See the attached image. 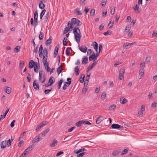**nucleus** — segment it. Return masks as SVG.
<instances>
[{
	"label": "nucleus",
	"mask_w": 157,
	"mask_h": 157,
	"mask_svg": "<svg viewBox=\"0 0 157 157\" xmlns=\"http://www.w3.org/2000/svg\"><path fill=\"white\" fill-rule=\"evenodd\" d=\"M82 23L78 19L75 18H73L71 19V21H69L67 24L68 27L70 26V29L71 30L74 29V26L75 25L76 27L81 26Z\"/></svg>",
	"instance_id": "1"
},
{
	"label": "nucleus",
	"mask_w": 157,
	"mask_h": 157,
	"mask_svg": "<svg viewBox=\"0 0 157 157\" xmlns=\"http://www.w3.org/2000/svg\"><path fill=\"white\" fill-rule=\"evenodd\" d=\"M73 33L74 34L75 38L76 41L79 43L82 37V34L79 29L76 27L73 29Z\"/></svg>",
	"instance_id": "2"
},
{
	"label": "nucleus",
	"mask_w": 157,
	"mask_h": 157,
	"mask_svg": "<svg viewBox=\"0 0 157 157\" xmlns=\"http://www.w3.org/2000/svg\"><path fill=\"white\" fill-rule=\"evenodd\" d=\"M43 71H40L39 72V81L41 83H44L46 79L45 77L44 74H42Z\"/></svg>",
	"instance_id": "3"
},
{
	"label": "nucleus",
	"mask_w": 157,
	"mask_h": 157,
	"mask_svg": "<svg viewBox=\"0 0 157 157\" xmlns=\"http://www.w3.org/2000/svg\"><path fill=\"white\" fill-rule=\"evenodd\" d=\"M111 127L112 128L119 129V130H122L124 129L123 126H121L117 124H113L112 125Z\"/></svg>",
	"instance_id": "4"
},
{
	"label": "nucleus",
	"mask_w": 157,
	"mask_h": 157,
	"mask_svg": "<svg viewBox=\"0 0 157 157\" xmlns=\"http://www.w3.org/2000/svg\"><path fill=\"white\" fill-rule=\"evenodd\" d=\"M67 81L68 82H64V86H63V90H65L66 89V87L68 86L71 83V80L70 78H68L67 79Z\"/></svg>",
	"instance_id": "5"
},
{
	"label": "nucleus",
	"mask_w": 157,
	"mask_h": 157,
	"mask_svg": "<svg viewBox=\"0 0 157 157\" xmlns=\"http://www.w3.org/2000/svg\"><path fill=\"white\" fill-rule=\"evenodd\" d=\"M125 71V69L123 68L120 69L119 71V79L122 80L124 78V74Z\"/></svg>",
	"instance_id": "6"
},
{
	"label": "nucleus",
	"mask_w": 157,
	"mask_h": 157,
	"mask_svg": "<svg viewBox=\"0 0 157 157\" xmlns=\"http://www.w3.org/2000/svg\"><path fill=\"white\" fill-rule=\"evenodd\" d=\"M48 56L47 55H43V56L42 62L45 67L46 68V64L47 63V60Z\"/></svg>",
	"instance_id": "7"
},
{
	"label": "nucleus",
	"mask_w": 157,
	"mask_h": 157,
	"mask_svg": "<svg viewBox=\"0 0 157 157\" xmlns=\"http://www.w3.org/2000/svg\"><path fill=\"white\" fill-rule=\"evenodd\" d=\"M33 86L36 90H38L39 89V84L37 83V80L36 79H35L33 82Z\"/></svg>",
	"instance_id": "8"
},
{
	"label": "nucleus",
	"mask_w": 157,
	"mask_h": 157,
	"mask_svg": "<svg viewBox=\"0 0 157 157\" xmlns=\"http://www.w3.org/2000/svg\"><path fill=\"white\" fill-rule=\"evenodd\" d=\"M78 48L80 51L84 53L86 52L87 50V48L85 46H79L78 47Z\"/></svg>",
	"instance_id": "9"
},
{
	"label": "nucleus",
	"mask_w": 157,
	"mask_h": 157,
	"mask_svg": "<svg viewBox=\"0 0 157 157\" xmlns=\"http://www.w3.org/2000/svg\"><path fill=\"white\" fill-rule=\"evenodd\" d=\"M58 143V141L56 139H54L52 143L49 144L51 147H53L56 146Z\"/></svg>",
	"instance_id": "10"
},
{
	"label": "nucleus",
	"mask_w": 157,
	"mask_h": 157,
	"mask_svg": "<svg viewBox=\"0 0 157 157\" xmlns=\"http://www.w3.org/2000/svg\"><path fill=\"white\" fill-rule=\"evenodd\" d=\"M55 78L52 76L48 80V83L50 84V85H52L53 83L55 82Z\"/></svg>",
	"instance_id": "11"
},
{
	"label": "nucleus",
	"mask_w": 157,
	"mask_h": 157,
	"mask_svg": "<svg viewBox=\"0 0 157 157\" xmlns=\"http://www.w3.org/2000/svg\"><path fill=\"white\" fill-rule=\"evenodd\" d=\"M35 64V62H34L33 60H30L29 63V68L30 69L33 68L34 67Z\"/></svg>",
	"instance_id": "12"
},
{
	"label": "nucleus",
	"mask_w": 157,
	"mask_h": 157,
	"mask_svg": "<svg viewBox=\"0 0 157 157\" xmlns=\"http://www.w3.org/2000/svg\"><path fill=\"white\" fill-rule=\"evenodd\" d=\"M133 9L136 13H138L141 11V10L139 8L137 4H136V6L133 8Z\"/></svg>",
	"instance_id": "13"
},
{
	"label": "nucleus",
	"mask_w": 157,
	"mask_h": 157,
	"mask_svg": "<svg viewBox=\"0 0 157 157\" xmlns=\"http://www.w3.org/2000/svg\"><path fill=\"white\" fill-rule=\"evenodd\" d=\"M58 50L59 47L58 45L56 46L55 48L54 52L53 54V56L54 58H55L56 57V55H57Z\"/></svg>",
	"instance_id": "14"
},
{
	"label": "nucleus",
	"mask_w": 157,
	"mask_h": 157,
	"mask_svg": "<svg viewBox=\"0 0 157 157\" xmlns=\"http://www.w3.org/2000/svg\"><path fill=\"white\" fill-rule=\"evenodd\" d=\"M40 140L39 138H38V136H36L32 141V143L33 144H35L38 142Z\"/></svg>",
	"instance_id": "15"
},
{
	"label": "nucleus",
	"mask_w": 157,
	"mask_h": 157,
	"mask_svg": "<svg viewBox=\"0 0 157 157\" xmlns=\"http://www.w3.org/2000/svg\"><path fill=\"white\" fill-rule=\"evenodd\" d=\"M88 58L86 56H84L82 58V63L83 64H86L88 62Z\"/></svg>",
	"instance_id": "16"
},
{
	"label": "nucleus",
	"mask_w": 157,
	"mask_h": 157,
	"mask_svg": "<svg viewBox=\"0 0 157 157\" xmlns=\"http://www.w3.org/2000/svg\"><path fill=\"white\" fill-rule=\"evenodd\" d=\"M63 69L62 68V65H61L59 67H58L57 70L58 75H59Z\"/></svg>",
	"instance_id": "17"
},
{
	"label": "nucleus",
	"mask_w": 157,
	"mask_h": 157,
	"mask_svg": "<svg viewBox=\"0 0 157 157\" xmlns=\"http://www.w3.org/2000/svg\"><path fill=\"white\" fill-rule=\"evenodd\" d=\"M1 147L2 148H4L6 147V141H3L1 143Z\"/></svg>",
	"instance_id": "18"
},
{
	"label": "nucleus",
	"mask_w": 157,
	"mask_h": 157,
	"mask_svg": "<svg viewBox=\"0 0 157 157\" xmlns=\"http://www.w3.org/2000/svg\"><path fill=\"white\" fill-rule=\"evenodd\" d=\"M75 74L76 76H78L79 74V70L78 67V66H76L75 68Z\"/></svg>",
	"instance_id": "19"
},
{
	"label": "nucleus",
	"mask_w": 157,
	"mask_h": 157,
	"mask_svg": "<svg viewBox=\"0 0 157 157\" xmlns=\"http://www.w3.org/2000/svg\"><path fill=\"white\" fill-rule=\"evenodd\" d=\"M52 40V37H50L46 41V45H50L51 43Z\"/></svg>",
	"instance_id": "20"
},
{
	"label": "nucleus",
	"mask_w": 157,
	"mask_h": 157,
	"mask_svg": "<svg viewBox=\"0 0 157 157\" xmlns=\"http://www.w3.org/2000/svg\"><path fill=\"white\" fill-rule=\"evenodd\" d=\"M45 6V5L43 3L42 1H40L39 5V8L43 10Z\"/></svg>",
	"instance_id": "21"
},
{
	"label": "nucleus",
	"mask_w": 157,
	"mask_h": 157,
	"mask_svg": "<svg viewBox=\"0 0 157 157\" xmlns=\"http://www.w3.org/2000/svg\"><path fill=\"white\" fill-rule=\"evenodd\" d=\"M128 101L127 99L125 98H121L120 99V102L122 104H124L127 102Z\"/></svg>",
	"instance_id": "22"
},
{
	"label": "nucleus",
	"mask_w": 157,
	"mask_h": 157,
	"mask_svg": "<svg viewBox=\"0 0 157 157\" xmlns=\"http://www.w3.org/2000/svg\"><path fill=\"white\" fill-rule=\"evenodd\" d=\"M102 118V117L101 116H100L97 119V120L96 121V123L97 124H99L101 122V119Z\"/></svg>",
	"instance_id": "23"
},
{
	"label": "nucleus",
	"mask_w": 157,
	"mask_h": 157,
	"mask_svg": "<svg viewBox=\"0 0 157 157\" xmlns=\"http://www.w3.org/2000/svg\"><path fill=\"white\" fill-rule=\"evenodd\" d=\"M11 89L10 87L7 86L5 90V92L6 93L10 94L11 92Z\"/></svg>",
	"instance_id": "24"
},
{
	"label": "nucleus",
	"mask_w": 157,
	"mask_h": 157,
	"mask_svg": "<svg viewBox=\"0 0 157 157\" xmlns=\"http://www.w3.org/2000/svg\"><path fill=\"white\" fill-rule=\"evenodd\" d=\"M85 150V148H82L78 150H75L74 151V152L78 154L80 152L84 151Z\"/></svg>",
	"instance_id": "25"
},
{
	"label": "nucleus",
	"mask_w": 157,
	"mask_h": 157,
	"mask_svg": "<svg viewBox=\"0 0 157 157\" xmlns=\"http://www.w3.org/2000/svg\"><path fill=\"white\" fill-rule=\"evenodd\" d=\"M44 33L41 32H40L39 36V38L40 40H42L44 38Z\"/></svg>",
	"instance_id": "26"
},
{
	"label": "nucleus",
	"mask_w": 157,
	"mask_h": 157,
	"mask_svg": "<svg viewBox=\"0 0 157 157\" xmlns=\"http://www.w3.org/2000/svg\"><path fill=\"white\" fill-rule=\"evenodd\" d=\"M75 13L77 15H82V13L80 11L76 9L75 10Z\"/></svg>",
	"instance_id": "27"
},
{
	"label": "nucleus",
	"mask_w": 157,
	"mask_h": 157,
	"mask_svg": "<svg viewBox=\"0 0 157 157\" xmlns=\"http://www.w3.org/2000/svg\"><path fill=\"white\" fill-rule=\"evenodd\" d=\"M70 26L65 27L63 32V34H66L70 29Z\"/></svg>",
	"instance_id": "28"
},
{
	"label": "nucleus",
	"mask_w": 157,
	"mask_h": 157,
	"mask_svg": "<svg viewBox=\"0 0 157 157\" xmlns=\"http://www.w3.org/2000/svg\"><path fill=\"white\" fill-rule=\"evenodd\" d=\"M93 44L94 49L96 52H97L98 48V44L96 42H94L93 43Z\"/></svg>",
	"instance_id": "29"
},
{
	"label": "nucleus",
	"mask_w": 157,
	"mask_h": 157,
	"mask_svg": "<svg viewBox=\"0 0 157 157\" xmlns=\"http://www.w3.org/2000/svg\"><path fill=\"white\" fill-rule=\"evenodd\" d=\"M119 153L120 151L117 150H115L113 152L112 155L114 156H117L119 154Z\"/></svg>",
	"instance_id": "30"
},
{
	"label": "nucleus",
	"mask_w": 157,
	"mask_h": 157,
	"mask_svg": "<svg viewBox=\"0 0 157 157\" xmlns=\"http://www.w3.org/2000/svg\"><path fill=\"white\" fill-rule=\"evenodd\" d=\"M83 122V121H79L76 123V125L78 127H80L81 126L82 124H84Z\"/></svg>",
	"instance_id": "31"
},
{
	"label": "nucleus",
	"mask_w": 157,
	"mask_h": 157,
	"mask_svg": "<svg viewBox=\"0 0 157 157\" xmlns=\"http://www.w3.org/2000/svg\"><path fill=\"white\" fill-rule=\"evenodd\" d=\"M63 82V80L62 79H61L58 82V89H59L61 86V85Z\"/></svg>",
	"instance_id": "32"
},
{
	"label": "nucleus",
	"mask_w": 157,
	"mask_h": 157,
	"mask_svg": "<svg viewBox=\"0 0 157 157\" xmlns=\"http://www.w3.org/2000/svg\"><path fill=\"white\" fill-rule=\"evenodd\" d=\"M70 50H71V48H67L66 49V54L67 56H69L70 54Z\"/></svg>",
	"instance_id": "33"
},
{
	"label": "nucleus",
	"mask_w": 157,
	"mask_h": 157,
	"mask_svg": "<svg viewBox=\"0 0 157 157\" xmlns=\"http://www.w3.org/2000/svg\"><path fill=\"white\" fill-rule=\"evenodd\" d=\"M95 10L94 9H92L91 10L90 13V15L91 16H93L95 15Z\"/></svg>",
	"instance_id": "34"
},
{
	"label": "nucleus",
	"mask_w": 157,
	"mask_h": 157,
	"mask_svg": "<svg viewBox=\"0 0 157 157\" xmlns=\"http://www.w3.org/2000/svg\"><path fill=\"white\" fill-rule=\"evenodd\" d=\"M35 147V145L34 144H32L29 147H28L26 149L28 150V151H31Z\"/></svg>",
	"instance_id": "35"
},
{
	"label": "nucleus",
	"mask_w": 157,
	"mask_h": 157,
	"mask_svg": "<svg viewBox=\"0 0 157 157\" xmlns=\"http://www.w3.org/2000/svg\"><path fill=\"white\" fill-rule=\"evenodd\" d=\"M20 46H17L14 49V51L15 52H18L20 51Z\"/></svg>",
	"instance_id": "36"
},
{
	"label": "nucleus",
	"mask_w": 157,
	"mask_h": 157,
	"mask_svg": "<svg viewBox=\"0 0 157 157\" xmlns=\"http://www.w3.org/2000/svg\"><path fill=\"white\" fill-rule=\"evenodd\" d=\"M49 131V128H48L45 129L41 133L43 134V135L44 136L45 135L47 134V133Z\"/></svg>",
	"instance_id": "37"
},
{
	"label": "nucleus",
	"mask_w": 157,
	"mask_h": 157,
	"mask_svg": "<svg viewBox=\"0 0 157 157\" xmlns=\"http://www.w3.org/2000/svg\"><path fill=\"white\" fill-rule=\"evenodd\" d=\"M46 12V10L45 9L43 10L42 12H41L40 14V19H41L42 18L43 16L44 15L45 12Z\"/></svg>",
	"instance_id": "38"
},
{
	"label": "nucleus",
	"mask_w": 157,
	"mask_h": 157,
	"mask_svg": "<svg viewBox=\"0 0 157 157\" xmlns=\"http://www.w3.org/2000/svg\"><path fill=\"white\" fill-rule=\"evenodd\" d=\"M49 13H48V11L47 12V13L45 15V16L44 22L45 23L47 21L49 17Z\"/></svg>",
	"instance_id": "39"
},
{
	"label": "nucleus",
	"mask_w": 157,
	"mask_h": 157,
	"mask_svg": "<svg viewBox=\"0 0 157 157\" xmlns=\"http://www.w3.org/2000/svg\"><path fill=\"white\" fill-rule=\"evenodd\" d=\"M85 3L86 0H80L79 1L80 4L82 6L84 5Z\"/></svg>",
	"instance_id": "40"
},
{
	"label": "nucleus",
	"mask_w": 157,
	"mask_h": 157,
	"mask_svg": "<svg viewBox=\"0 0 157 157\" xmlns=\"http://www.w3.org/2000/svg\"><path fill=\"white\" fill-rule=\"evenodd\" d=\"M43 126H44L43 125L40 123V124L36 127V130L37 131H38L41 128L43 127Z\"/></svg>",
	"instance_id": "41"
},
{
	"label": "nucleus",
	"mask_w": 157,
	"mask_h": 157,
	"mask_svg": "<svg viewBox=\"0 0 157 157\" xmlns=\"http://www.w3.org/2000/svg\"><path fill=\"white\" fill-rule=\"evenodd\" d=\"M128 149H124L123 150L122 152L121 153V155H123L126 153H127L128 152Z\"/></svg>",
	"instance_id": "42"
},
{
	"label": "nucleus",
	"mask_w": 157,
	"mask_h": 157,
	"mask_svg": "<svg viewBox=\"0 0 157 157\" xmlns=\"http://www.w3.org/2000/svg\"><path fill=\"white\" fill-rule=\"evenodd\" d=\"M48 62L46 64V68H45V69L46 70L47 72H49L50 71V68L48 66Z\"/></svg>",
	"instance_id": "43"
},
{
	"label": "nucleus",
	"mask_w": 157,
	"mask_h": 157,
	"mask_svg": "<svg viewBox=\"0 0 157 157\" xmlns=\"http://www.w3.org/2000/svg\"><path fill=\"white\" fill-rule=\"evenodd\" d=\"M106 93L103 92L101 96V98L102 100H104L106 97Z\"/></svg>",
	"instance_id": "44"
},
{
	"label": "nucleus",
	"mask_w": 157,
	"mask_h": 157,
	"mask_svg": "<svg viewBox=\"0 0 157 157\" xmlns=\"http://www.w3.org/2000/svg\"><path fill=\"white\" fill-rule=\"evenodd\" d=\"M82 75H83V77L80 78L79 80V81L81 83H82L83 82L85 77V75L84 74H82Z\"/></svg>",
	"instance_id": "45"
},
{
	"label": "nucleus",
	"mask_w": 157,
	"mask_h": 157,
	"mask_svg": "<svg viewBox=\"0 0 157 157\" xmlns=\"http://www.w3.org/2000/svg\"><path fill=\"white\" fill-rule=\"evenodd\" d=\"M48 54L47 50L46 48H45L44 49L43 54H44V55H47Z\"/></svg>",
	"instance_id": "46"
},
{
	"label": "nucleus",
	"mask_w": 157,
	"mask_h": 157,
	"mask_svg": "<svg viewBox=\"0 0 157 157\" xmlns=\"http://www.w3.org/2000/svg\"><path fill=\"white\" fill-rule=\"evenodd\" d=\"M38 16V12H37V11L36 10L34 13V19H37Z\"/></svg>",
	"instance_id": "47"
},
{
	"label": "nucleus",
	"mask_w": 157,
	"mask_h": 157,
	"mask_svg": "<svg viewBox=\"0 0 157 157\" xmlns=\"http://www.w3.org/2000/svg\"><path fill=\"white\" fill-rule=\"evenodd\" d=\"M144 70L143 69H140L139 70V75L141 76H143L144 75Z\"/></svg>",
	"instance_id": "48"
},
{
	"label": "nucleus",
	"mask_w": 157,
	"mask_h": 157,
	"mask_svg": "<svg viewBox=\"0 0 157 157\" xmlns=\"http://www.w3.org/2000/svg\"><path fill=\"white\" fill-rule=\"evenodd\" d=\"M107 0H102L101 4L102 6H104L106 4Z\"/></svg>",
	"instance_id": "49"
},
{
	"label": "nucleus",
	"mask_w": 157,
	"mask_h": 157,
	"mask_svg": "<svg viewBox=\"0 0 157 157\" xmlns=\"http://www.w3.org/2000/svg\"><path fill=\"white\" fill-rule=\"evenodd\" d=\"M11 142L12 141H11V140L10 139H9L7 141L6 143L8 147H9L11 145Z\"/></svg>",
	"instance_id": "50"
},
{
	"label": "nucleus",
	"mask_w": 157,
	"mask_h": 157,
	"mask_svg": "<svg viewBox=\"0 0 157 157\" xmlns=\"http://www.w3.org/2000/svg\"><path fill=\"white\" fill-rule=\"evenodd\" d=\"M95 66V65H94V64H92L91 65L88 67V70L87 71L90 70L92 69Z\"/></svg>",
	"instance_id": "51"
},
{
	"label": "nucleus",
	"mask_w": 157,
	"mask_h": 157,
	"mask_svg": "<svg viewBox=\"0 0 157 157\" xmlns=\"http://www.w3.org/2000/svg\"><path fill=\"white\" fill-rule=\"evenodd\" d=\"M86 152H83L80 154H78L77 155V157H82L86 154Z\"/></svg>",
	"instance_id": "52"
},
{
	"label": "nucleus",
	"mask_w": 157,
	"mask_h": 157,
	"mask_svg": "<svg viewBox=\"0 0 157 157\" xmlns=\"http://www.w3.org/2000/svg\"><path fill=\"white\" fill-rule=\"evenodd\" d=\"M156 104L157 103L156 102H153L151 105V108L153 109L155 108L156 106Z\"/></svg>",
	"instance_id": "53"
},
{
	"label": "nucleus",
	"mask_w": 157,
	"mask_h": 157,
	"mask_svg": "<svg viewBox=\"0 0 157 157\" xmlns=\"http://www.w3.org/2000/svg\"><path fill=\"white\" fill-rule=\"evenodd\" d=\"M102 50V46L101 44H100L99 45V50L98 53H100V52H101Z\"/></svg>",
	"instance_id": "54"
},
{
	"label": "nucleus",
	"mask_w": 157,
	"mask_h": 157,
	"mask_svg": "<svg viewBox=\"0 0 157 157\" xmlns=\"http://www.w3.org/2000/svg\"><path fill=\"white\" fill-rule=\"evenodd\" d=\"M67 40V39L65 37L63 39V44L64 46H67V45L66 43Z\"/></svg>",
	"instance_id": "55"
},
{
	"label": "nucleus",
	"mask_w": 157,
	"mask_h": 157,
	"mask_svg": "<svg viewBox=\"0 0 157 157\" xmlns=\"http://www.w3.org/2000/svg\"><path fill=\"white\" fill-rule=\"evenodd\" d=\"M25 133V132H24L22 133L20 135L19 138V140H20L21 139H22L23 137L24 136V134Z\"/></svg>",
	"instance_id": "56"
},
{
	"label": "nucleus",
	"mask_w": 157,
	"mask_h": 157,
	"mask_svg": "<svg viewBox=\"0 0 157 157\" xmlns=\"http://www.w3.org/2000/svg\"><path fill=\"white\" fill-rule=\"evenodd\" d=\"M114 23V21H110L108 24V26H110V28H111L113 26Z\"/></svg>",
	"instance_id": "57"
},
{
	"label": "nucleus",
	"mask_w": 157,
	"mask_h": 157,
	"mask_svg": "<svg viewBox=\"0 0 157 157\" xmlns=\"http://www.w3.org/2000/svg\"><path fill=\"white\" fill-rule=\"evenodd\" d=\"M116 105H113L110 106L109 107V108H112L113 110H114L116 109Z\"/></svg>",
	"instance_id": "58"
},
{
	"label": "nucleus",
	"mask_w": 157,
	"mask_h": 157,
	"mask_svg": "<svg viewBox=\"0 0 157 157\" xmlns=\"http://www.w3.org/2000/svg\"><path fill=\"white\" fill-rule=\"evenodd\" d=\"M52 90V89H51L45 90H44V93L45 94H47L50 92Z\"/></svg>",
	"instance_id": "59"
},
{
	"label": "nucleus",
	"mask_w": 157,
	"mask_h": 157,
	"mask_svg": "<svg viewBox=\"0 0 157 157\" xmlns=\"http://www.w3.org/2000/svg\"><path fill=\"white\" fill-rule=\"evenodd\" d=\"M43 50V47L42 45H41L39 48V49L38 52H42Z\"/></svg>",
	"instance_id": "60"
},
{
	"label": "nucleus",
	"mask_w": 157,
	"mask_h": 157,
	"mask_svg": "<svg viewBox=\"0 0 157 157\" xmlns=\"http://www.w3.org/2000/svg\"><path fill=\"white\" fill-rule=\"evenodd\" d=\"M111 33V32H110L109 31H107L106 32L104 33V35L105 36H106L107 35H110Z\"/></svg>",
	"instance_id": "61"
},
{
	"label": "nucleus",
	"mask_w": 157,
	"mask_h": 157,
	"mask_svg": "<svg viewBox=\"0 0 157 157\" xmlns=\"http://www.w3.org/2000/svg\"><path fill=\"white\" fill-rule=\"evenodd\" d=\"M120 18V16L119 15H117L116 16L115 22H117L119 20Z\"/></svg>",
	"instance_id": "62"
},
{
	"label": "nucleus",
	"mask_w": 157,
	"mask_h": 157,
	"mask_svg": "<svg viewBox=\"0 0 157 157\" xmlns=\"http://www.w3.org/2000/svg\"><path fill=\"white\" fill-rule=\"evenodd\" d=\"M130 27H129L128 25L126 27V28L125 29V31L128 32L130 30Z\"/></svg>",
	"instance_id": "63"
},
{
	"label": "nucleus",
	"mask_w": 157,
	"mask_h": 157,
	"mask_svg": "<svg viewBox=\"0 0 157 157\" xmlns=\"http://www.w3.org/2000/svg\"><path fill=\"white\" fill-rule=\"evenodd\" d=\"M83 123L85 124H90L91 123L88 121H83Z\"/></svg>",
	"instance_id": "64"
}]
</instances>
